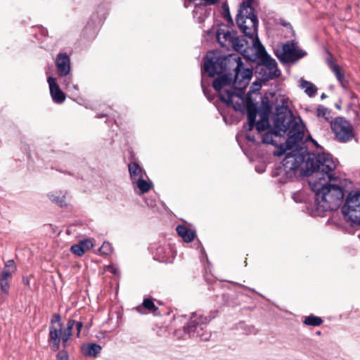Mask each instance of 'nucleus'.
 Here are the masks:
<instances>
[{
    "label": "nucleus",
    "mask_w": 360,
    "mask_h": 360,
    "mask_svg": "<svg viewBox=\"0 0 360 360\" xmlns=\"http://www.w3.org/2000/svg\"><path fill=\"white\" fill-rule=\"evenodd\" d=\"M281 173L288 181H293L297 174L314 176L309 184L315 194L317 208L321 211L337 209L344 198V191L352 183L342 179L335 172L336 164L332 156L325 152L312 153L304 159L302 153L290 155L284 162Z\"/></svg>",
    "instance_id": "nucleus-1"
},
{
    "label": "nucleus",
    "mask_w": 360,
    "mask_h": 360,
    "mask_svg": "<svg viewBox=\"0 0 360 360\" xmlns=\"http://www.w3.org/2000/svg\"><path fill=\"white\" fill-rule=\"evenodd\" d=\"M235 60L237 66L235 68L234 79L227 75H224L214 80L213 87L219 93L221 100L228 105H231L236 110L241 111L243 108H247L249 130L255 127L258 132H260L269 127L266 113H264L261 120L255 123L256 108L243 96L244 89L252 76V70L244 68L240 58L238 57Z\"/></svg>",
    "instance_id": "nucleus-2"
},
{
    "label": "nucleus",
    "mask_w": 360,
    "mask_h": 360,
    "mask_svg": "<svg viewBox=\"0 0 360 360\" xmlns=\"http://www.w3.org/2000/svg\"><path fill=\"white\" fill-rule=\"evenodd\" d=\"M245 136L247 143L252 144H271L274 146L276 150L274 155L278 157L285 155L281 165L279 166L276 172V174L279 176V182L285 184L288 181L285 176L281 173V169L284 167V162L286 158L290 155H295L302 153L304 159H307L309 153L307 151V146L310 143L319 147L317 143L312 139V136Z\"/></svg>",
    "instance_id": "nucleus-3"
},
{
    "label": "nucleus",
    "mask_w": 360,
    "mask_h": 360,
    "mask_svg": "<svg viewBox=\"0 0 360 360\" xmlns=\"http://www.w3.org/2000/svg\"><path fill=\"white\" fill-rule=\"evenodd\" d=\"M282 105L276 107V114L274 118L273 135H281V133L287 135H304L306 127L302 119L293 117L288 105V99L281 98Z\"/></svg>",
    "instance_id": "nucleus-4"
},
{
    "label": "nucleus",
    "mask_w": 360,
    "mask_h": 360,
    "mask_svg": "<svg viewBox=\"0 0 360 360\" xmlns=\"http://www.w3.org/2000/svg\"><path fill=\"white\" fill-rule=\"evenodd\" d=\"M75 326V321L70 319L65 328H63L61 322V317L59 314H54L51 319L49 326V344L53 351H57L60 348V343L64 347L68 345V342L72 335V328Z\"/></svg>",
    "instance_id": "nucleus-5"
},
{
    "label": "nucleus",
    "mask_w": 360,
    "mask_h": 360,
    "mask_svg": "<svg viewBox=\"0 0 360 360\" xmlns=\"http://www.w3.org/2000/svg\"><path fill=\"white\" fill-rule=\"evenodd\" d=\"M255 1L246 0L240 6L236 22L240 30L251 40L252 47L254 40H259L257 37V18L254 14L251 4Z\"/></svg>",
    "instance_id": "nucleus-6"
},
{
    "label": "nucleus",
    "mask_w": 360,
    "mask_h": 360,
    "mask_svg": "<svg viewBox=\"0 0 360 360\" xmlns=\"http://www.w3.org/2000/svg\"><path fill=\"white\" fill-rule=\"evenodd\" d=\"M210 319L202 316L200 313H193L186 326H184L185 331L190 336L200 337L202 340L207 341L210 338V333L205 331Z\"/></svg>",
    "instance_id": "nucleus-7"
},
{
    "label": "nucleus",
    "mask_w": 360,
    "mask_h": 360,
    "mask_svg": "<svg viewBox=\"0 0 360 360\" xmlns=\"http://www.w3.org/2000/svg\"><path fill=\"white\" fill-rule=\"evenodd\" d=\"M275 54L282 63H292L304 56L306 53L299 49L295 43L289 41L277 47Z\"/></svg>",
    "instance_id": "nucleus-8"
},
{
    "label": "nucleus",
    "mask_w": 360,
    "mask_h": 360,
    "mask_svg": "<svg viewBox=\"0 0 360 360\" xmlns=\"http://www.w3.org/2000/svg\"><path fill=\"white\" fill-rule=\"evenodd\" d=\"M342 212L353 224H360V191L349 194L342 207Z\"/></svg>",
    "instance_id": "nucleus-9"
},
{
    "label": "nucleus",
    "mask_w": 360,
    "mask_h": 360,
    "mask_svg": "<svg viewBox=\"0 0 360 360\" xmlns=\"http://www.w3.org/2000/svg\"><path fill=\"white\" fill-rule=\"evenodd\" d=\"M252 49L255 52V58L260 59L262 64L269 70V77L270 78L278 77L279 71L277 69L276 60L267 54L259 40H254Z\"/></svg>",
    "instance_id": "nucleus-10"
},
{
    "label": "nucleus",
    "mask_w": 360,
    "mask_h": 360,
    "mask_svg": "<svg viewBox=\"0 0 360 360\" xmlns=\"http://www.w3.org/2000/svg\"><path fill=\"white\" fill-rule=\"evenodd\" d=\"M217 55V52L210 51L206 56L204 64V72L210 77H214L216 74L222 72L224 69L223 60L219 58Z\"/></svg>",
    "instance_id": "nucleus-11"
},
{
    "label": "nucleus",
    "mask_w": 360,
    "mask_h": 360,
    "mask_svg": "<svg viewBox=\"0 0 360 360\" xmlns=\"http://www.w3.org/2000/svg\"><path fill=\"white\" fill-rule=\"evenodd\" d=\"M217 39L221 46H234L236 44V34L229 27L222 26L217 32Z\"/></svg>",
    "instance_id": "nucleus-12"
},
{
    "label": "nucleus",
    "mask_w": 360,
    "mask_h": 360,
    "mask_svg": "<svg viewBox=\"0 0 360 360\" xmlns=\"http://www.w3.org/2000/svg\"><path fill=\"white\" fill-rule=\"evenodd\" d=\"M330 127L335 135H349L352 131L351 124L340 117L331 122Z\"/></svg>",
    "instance_id": "nucleus-13"
},
{
    "label": "nucleus",
    "mask_w": 360,
    "mask_h": 360,
    "mask_svg": "<svg viewBox=\"0 0 360 360\" xmlns=\"http://www.w3.org/2000/svg\"><path fill=\"white\" fill-rule=\"evenodd\" d=\"M56 66L60 77L68 76L70 72V57L64 53H60L56 58Z\"/></svg>",
    "instance_id": "nucleus-14"
},
{
    "label": "nucleus",
    "mask_w": 360,
    "mask_h": 360,
    "mask_svg": "<svg viewBox=\"0 0 360 360\" xmlns=\"http://www.w3.org/2000/svg\"><path fill=\"white\" fill-rule=\"evenodd\" d=\"M49 86L51 96L55 103H62L65 100V95L60 89L56 79L53 77H49L47 80Z\"/></svg>",
    "instance_id": "nucleus-15"
},
{
    "label": "nucleus",
    "mask_w": 360,
    "mask_h": 360,
    "mask_svg": "<svg viewBox=\"0 0 360 360\" xmlns=\"http://www.w3.org/2000/svg\"><path fill=\"white\" fill-rule=\"evenodd\" d=\"M11 273L8 270H4L0 276V302L6 301L9 292V282Z\"/></svg>",
    "instance_id": "nucleus-16"
},
{
    "label": "nucleus",
    "mask_w": 360,
    "mask_h": 360,
    "mask_svg": "<svg viewBox=\"0 0 360 360\" xmlns=\"http://www.w3.org/2000/svg\"><path fill=\"white\" fill-rule=\"evenodd\" d=\"M128 169L131 182H134L139 179L146 176V172L136 162H131L128 165Z\"/></svg>",
    "instance_id": "nucleus-17"
},
{
    "label": "nucleus",
    "mask_w": 360,
    "mask_h": 360,
    "mask_svg": "<svg viewBox=\"0 0 360 360\" xmlns=\"http://www.w3.org/2000/svg\"><path fill=\"white\" fill-rule=\"evenodd\" d=\"M132 185L135 192L139 195H142L151 189L153 183L150 180H146L143 177L133 182Z\"/></svg>",
    "instance_id": "nucleus-18"
},
{
    "label": "nucleus",
    "mask_w": 360,
    "mask_h": 360,
    "mask_svg": "<svg viewBox=\"0 0 360 360\" xmlns=\"http://www.w3.org/2000/svg\"><path fill=\"white\" fill-rule=\"evenodd\" d=\"M174 252L169 247H160L156 250V259L161 262H169L173 257Z\"/></svg>",
    "instance_id": "nucleus-19"
},
{
    "label": "nucleus",
    "mask_w": 360,
    "mask_h": 360,
    "mask_svg": "<svg viewBox=\"0 0 360 360\" xmlns=\"http://www.w3.org/2000/svg\"><path fill=\"white\" fill-rule=\"evenodd\" d=\"M65 191H55L49 193L47 196L52 202L62 207L65 204Z\"/></svg>",
    "instance_id": "nucleus-20"
},
{
    "label": "nucleus",
    "mask_w": 360,
    "mask_h": 360,
    "mask_svg": "<svg viewBox=\"0 0 360 360\" xmlns=\"http://www.w3.org/2000/svg\"><path fill=\"white\" fill-rule=\"evenodd\" d=\"M102 347L96 343H91L83 345L82 350V353L85 356L96 357L100 354Z\"/></svg>",
    "instance_id": "nucleus-21"
},
{
    "label": "nucleus",
    "mask_w": 360,
    "mask_h": 360,
    "mask_svg": "<svg viewBox=\"0 0 360 360\" xmlns=\"http://www.w3.org/2000/svg\"><path fill=\"white\" fill-rule=\"evenodd\" d=\"M176 232L178 235L182 238V239L187 243L191 242L195 237V233L188 229L184 225H179L176 229Z\"/></svg>",
    "instance_id": "nucleus-22"
},
{
    "label": "nucleus",
    "mask_w": 360,
    "mask_h": 360,
    "mask_svg": "<svg viewBox=\"0 0 360 360\" xmlns=\"http://www.w3.org/2000/svg\"><path fill=\"white\" fill-rule=\"evenodd\" d=\"M63 84L65 86L68 91L72 93H75L79 91V86L77 84L73 83L72 76H69L65 78L63 81Z\"/></svg>",
    "instance_id": "nucleus-23"
},
{
    "label": "nucleus",
    "mask_w": 360,
    "mask_h": 360,
    "mask_svg": "<svg viewBox=\"0 0 360 360\" xmlns=\"http://www.w3.org/2000/svg\"><path fill=\"white\" fill-rule=\"evenodd\" d=\"M330 68L334 74L335 75L337 79L342 86H344L345 75L340 67L336 64L332 63L330 65Z\"/></svg>",
    "instance_id": "nucleus-24"
},
{
    "label": "nucleus",
    "mask_w": 360,
    "mask_h": 360,
    "mask_svg": "<svg viewBox=\"0 0 360 360\" xmlns=\"http://www.w3.org/2000/svg\"><path fill=\"white\" fill-rule=\"evenodd\" d=\"M303 322L307 326H318L323 323V320L321 317L311 315L305 317Z\"/></svg>",
    "instance_id": "nucleus-25"
},
{
    "label": "nucleus",
    "mask_w": 360,
    "mask_h": 360,
    "mask_svg": "<svg viewBox=\"0 0 360 360\" xmlns=\"http://www.w3.org/2000/svg\"><path fill=\"white\" fill-rule=\"evenodd\" d=\"M301 86L305 90V92L309 96H314L316 92V90L317 89L316 88V86L311 84V82H307V81H304V80H302V83H301Z\"/></svg>",
    "instance_id": "nucleus-26"
},
{
    "label": "nucleus",
    "mask_w": 360,
    "mask_h": 360,
    "mask_svg": "<svg viewBox=\"0 0 360 360\" xmlns=\"http://www.w3.org/2000/svg\"><path fill=\"white\" fill-rule=\"evenodd\" d=\"M316 115L319 118L328 120L330 116V111L323 106H319L316 110Z\"/></svg>",
    "instance_id": "nucleus-27"
},
{
    "label": "nucleus",
    "mask_w": 360,
    "mask_h": 360,
    "mask_svg": "<svg viewBox=\"0 0 360 360\" xmlns=\"http://www.w3.org/2000/svg\"><path fill=\"white\" fill-rule=\"evenodd\" d=\"M101 254L109 255L112 252V247L108 242H104L99 249Z\"/></svg>",
    "instance_id": "nucleus-28"
},
{
    "label": "nucleus",
    "mask_w": 360,
    "mask_h": 360,
    "mask_svg": "<svg viewBox=\"0 0 360 360\" xmlns=\"http://www.w3.org/2000/svg\"><path fill=\"white\" fill-rule=\"evenodd\" d=\"M78 244L82 248V249L84 250V252L89 250L94 246L92 241L89 239L83 240L80 241Z\"/></svg>",
    "instance_id": "nucleus-29"
},
{
    "label": "nucleus",
    "mask_w": 360,
    "mask_h": 360,
    "mask_svg": "<svg viewBox=\"0 0 360 360\" xmlns=\"http://www.w3.org/2000/svg\"><path fill=\"white\" fill-rule=\"evenodd\" d=\"M196 4L197 6H209L213 5L218 2L219 0H191Z\"/></svg>",
    "instance_id": "nucleus-30"
},
{
    "label": "nucleus",
    "mask_w": 360,
    "mask_h": 360,
    "mask_svg": "<svg viewBox=\"0 0 360 360\" xmlns=\"http://www.w3.org/2000/svg\"><path fill=\"white\" fill-rule=\"evenodd\" d=\"M143 306L150 311L155 310L157 309L153 302L150 299H144L143 302Z\"/></svg>",
    "instance_id": "nucleus-31"
},
{
    "label": "nucleus",
    "mask_w": 360,
    "mask_h": 360,
    "mask_svg": "<svg viewBox=\"0 0 360 360\" xmlns=\"http://www.w3.org/2000/svg\"><path fill=\"white\" fill-rule=\"evenodd\" d=\"M71 251L73 254L77 256H82L85 252H84V250L82 249V248L79 246V244H75L71 247Z\"/></svg>",
    "instance_id": "nucleus-32"
},
{
    "label": "nucleus",
    "mask_w": 360,
    "mask_h": 360,
    "mask_svg": "<svg viewBox=\"0 0 360 360\" xmlns=\"http://www.w3.org/2000/svg\"><path fill=\"white\" fill-rule=\"evenodd\" d=\"M56 360H69L68 352L65 350L60 351L56 355Z\"/></svg>",
    "instance_id": "nucleus-33"
},
{
    "label": "nucleus",
    "mask_w": 360,
    "mask_h": 360,
    "mask_svg": "<svg viewBox=\"0 0 360 360\" xmlns=\"http://www.w3.org/2000/svg\"><path fill=\"white\" fill-rule=\"evenodd\" d=\"M353 136H335L337 141L340 143H347L351 140Z\"/></svg>",
    "instance_id": "nucleus-34"
},
{
    "label": "nucleus",
    "mask_w": 360,
    "mask_h": 360,
    "mask_svg": "<svg viewBox=\"0 0 360 360\" xmlns=\"http://www.w3.org/2000/svg\"><path fill=\"white\" fill-rule=\"evenodd\" d=\"M262 86V84L260 82H255L252 84L251 88H252V90L251 91H258L260 89Z\"/></svg>",
    "instance_id": "nucleus-35"
},
{
    "label": "nucleus",
    "mask_w": 360,
    "mask_h": 360,
    "mask_svg": "<svg viewBox=\"0 0 360 360\" xmlns=\"http://www.w3.org/2000/svg\"><path fill=\"white\" fill-rule=\"evenodd\" d=\"M75 326L77 328V336H79L80 330H81V329H82V328L83 326L82 323V322H75Z\"/></svg>",
    "instance_id": "nucleus-36"
},
{
    "label": "nucleus",
    "mask_w": 360,
    "mask_h": 360,
    "mask_svg": "<svg viewBox=\"0 0 360 360\" xmlns=\"http://www.w3.org/2000/svg\"><path fill=\"white\" fill-rule=\"evenodd\" d=\"M6 267H13V268H14V262H13V260H8V261L6 263Z\"/></svg>",
    "instance_id": "nucleus-37"
},
{
    "label": "nucleus",
    "mask_w": 360,
    "mask_h": 360,
    "mask_svg": "<svg viewBox=\"0 0 360 360\" xmlns=\"http://www.w3.org/2000/svg\"><path fill=\"white\" fill-rule=\"evenodd\" d=\"M110 272H112L114 274H116L117 273V269L114 266H109L108 267Z\"/></svg>",
    "instance_id": "nucleus-38"
},
{
    "label": "nucleus",
    "mask_w": 360,
    "mask_h": 360,
    "mask_svg": "<svg viewBox=\"0 0 360 360\" xmlns=\"http://www.w3.org/2000/svg\"><path fill=\"white\" fill-rule=\"evenodd\" d=\"M200 7L197 8L196 10H195V12H198V9H200Z\"/></svg>",
    "instance_id": "nucleus-39"
},
{
    "label": "nucleus",
    "mask_w": 360,
    "mask_h": 360,
    "mask_svg": "<svg viewBox=\"0 0 360 360\" xmlns=\"http://www.w3.org/2000/svg\"><path fill=\"white\" fill-rule=\"evenodd\" d=\"M259 171L260 173H262V171H261V169H259Z\"/></svg>",
    "instance_id": "nucleus-40"
},
{
    "label": "nucleus",
    "mask_w": 360,
    "mask_h": 360,
    "mask_svg": "<svg viewBox=\"0 0 360 360\" xmlns=\"http://www.w3.org/2000/svg\"><path fill=\"white\" fill-rule=\"evenodd\" d=\"M259 171L260 173H262V171H261V169H259Z\"/></svg>",
    "instance_id": "nucleus-41"
}]
</instances>
